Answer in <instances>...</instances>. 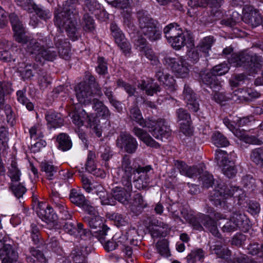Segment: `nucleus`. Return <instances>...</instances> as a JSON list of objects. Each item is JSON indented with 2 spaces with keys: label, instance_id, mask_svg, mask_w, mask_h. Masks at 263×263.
<instances>
[{
  "label": "nucleus",
  "instance_id": "1",
  "mask_svg": "<svg viewBox=\"0 0 263 263\" xmlns=\"http://www.w3.org/2000/svg\"><path fill=\"white\" fill-rule=\"evenodd\" d=\"M119 171L122 172L121 182L123 187L113 188L111 194L114 200L126 204L131 197L132 177L135 187L138 190L144 189L150 182V172L152 167L149 165L143 166L132 163L129 156L125 155L122 158Z\"/></svg>",
  "mask_w": 263,
  "mask_h": 263
},
{
  "label": "nucleus",
  "instance_id": "2",
  "mask_svg": "<svg viewBox=\"0 0 263 263\" xmlns=\"http://www.w3.org/2000/svg\"><path fill=\"white\" fill-rule=\"evenodd\" d=\"M63 6V7L58 6L55 8L53 18L54 24L60 29L65 28L72 40H77L80 34L77 27L78 12L76 7L68 2H66Z\"/></svg>",
  "mask_w": 263,
  "mask_h": 263
},
{
  "label": "nucleus",
  "instance_id": "3",
  "mask_svg": "<svg viewBox=\"0 0 263 263\" xmlns=\"http://www.w3.org/2000/svg\"><path fill=\"white\" fill-rule=\"evenodd\" d=\"M23 46L30 54L34 55V60L41 64L45 61H53L57 57V51L52 47L49 36L42 37L38 40L32 37L28 39Z\"/></svg>",
  "mask_w": 263,
  "mask_h": 263
},
{
  "label": "nucleus",
  "instance_id": "4",
  "mask_svg": "<svg viewBox=\"0 0 263 263\" xmlns=\"http://www.w3.org/2000/svg\"><path fill=\"white\" fill-rule=\"evenodd\" d=\"M139 27L141 33L150 41H156L161 37V30L158 23L146 11H139L137 13Z\"/></svg>",
  "mask_w": 263,
  "mask_h": 263
},
{
  "label": "nucleus",
  "instance_id": "5",
  "mask_svg": "<svg viewBox=\"0 0 263 263\" xmlns=\"http://www.w3.org/2000/svg\"><path fill=\"white\" fill-rule=\"evenodd\" d=\"M233 196L239 201L245 196L242 190L238 186H228L222 181H218L217 185L210 197V200L216 206H220L224 199Z\"/></svg>",
  "mask_w": 263,
  "mask_h": 263
},
{
  "label": "nucleus",
  "instance_id": "6",
  "mask_svg": "<svg viewBox=\"0 0 263 263\" xmlns=\"http://www.w3.org/2000/svg\"><path fill=\"white\" fill-rule=\"evenodd\" d=\"M229 62L236 67H242L247 70H254L262 66L263 59L261 56L243 51L233 53L229 59Z\"/></svg>",
  "mask_w": 263,
  "mask_h": 263
},
{
  "label": "nucleus",
  "instance_id": "7",
  "mask_svg": "<svg viewBox=\"0 0 263 263\" xmlns=\"http://www.w3.org/2000/svg\"><path fill=\"white\" fill-rule=\"evenodd\" d=\"M75 91L79 102L85 105L92 103L94 100L102 96L100 87L96 84V88L93 89L86 82H82L78 84L75 88Z\"/></svg>",
  "mask_w": 263,
  "mask_h": 263
},
{
  "label": "nucleus",
  "instance_id": "8",
  "mask_svg": "<svg viewBox=\"0 0 263 263\" xmlns=\"http://www.w3.org/2000/svg\"><path fill=\"white\" fill-rule=\"evenodd\" d=\"M140 125L148 128L149 132L154 137L161 141H163V138L167 139L171 134L170 126L167 125L166 121L163 119H159L157 120L151 119H143V121L140 122Z\"/></svg>",
  "mask_w": 263,
  "mask_h": 263
},
{
  "label": "nucleus",
  "instance_id": "9",
  "mask_svg": "<svg viewBox=\"0 0 263 263\" xmlns=\"http://www.w3.org/2000/svg\"><path fill=\"white\" fill-rule=\"evenodd\" d=\"M83 220L87 223L100 242L105 240V236L108 235L110 229L104 224L103 218L99 214L93 216H85Z\"/></svg>",
  "mask_w": 263,
  "mask_h": 263
},
{
  "label": "nucleus",
  "instance_id": "10",
  "mask_svg": "<svg viewBox=\"0 0 263 263\" xmlns=\"http://www.w3.org/2000/svg\"><path fill=\"white\" fill-rule=\"evenodd\" d=\"M164 65L170 67L176 76L185 78L188 76L189 69L188 64L182 58L176 59L170 57H165L163 61Z\"/></svg>",
  "mask_w": 263,
  "mask_h": 263
},
{
  "label": "nucleus",
  "instance_id": "11",
  "mask_svg": "<svg viewBox=\"0 0 263 263\" xmlns=\"http://www.w3.org/2000/svg\"><path fill=\"white\" fill-rule=\"evenodd\" d=\"M117 145L129 154L135 153L138 147L136 139L130 134L122 132L116 140Z\"/></svg>",
  "mask_w": 263,
  "mask_h": 263
},
{
  "label": "nucleus",
  "instance_id": "12",
  "mask_svg": "<svg viewBox=\"0 0 263 263\" xmlns=\"http://www.w3.org/2000/svg\"><path fill=\"white\" fill-rule=\"evenodd\" d=\"M9 18L14 32L15 41L21 43L23 46L31 37L25 34L23 25L20 21L17 15L15 13H11L9 15Z\"/></svg>",
  "mask_w": 263,
  "mask_h": 263
},
{
  "label": "nucleus",
  "instance_id": "13",
  "mask_svg": "<svg viewBox=\"0 0 263 263\" xmlns=\"http://www.w3.org/2000/svg\"><path fill=\"white\" fill-rule=\"evenodd\" d=\"M10 84L0 82V109H4L8 123L12 124L14 120V115L11 107L9 105H5L4 95L10 92Z\"/></svg>",
  "mask_w": 263,
  "mask_h": 263
},
{
  "label": "nucleus",
  "instance_id": "14",
  "mask_svg": "<svg viewBox=\"0 0 263 263\" xmlns=\"http://www.w3.org/2000/svg\"><path fill=\"white\" fill-rule=\"evenodd\" d=\"M110 30L115 42L120 47L125 54H129L131 49L130 45L124 34L115 23L110 25Z\"/></svg>",
  "mask_w": 263,
  "mask_h": 263
},
{
  "label": "nucleus",
  "instance_id": "15",
  "mask_svg": "<svg viewBox=\"0 0 263 263\" xmlns=\"http://www.w3.org/2000/svg\"><path fill=\"white\" fill-rule=\"evenodd\" d=\"M177 121L179 122L180 129L184 135H190L192 132L191 127V119L188 111L182 108L177 109L176 111Z\"/></svg>",
  "mask_w": 263,
  "mask_h": 263
},
{
  "label": "nucleus",
  "instance_id": "16",
  "mask_svg": "<svg viewBox=\"0 0 263 263\" xmlns=\"http://www.w3.org/2000/svg\"><path fill=\"white\" fill-rule=\"evenodd\" d=\"M175 165L181 175L190 178L197 176L201 171H203V167H204V165L203 164H199L196 166H189L185 162L179 160L175 161Z\"/></svg>",
  "mask_w": 263,
  "mask_h": 263
},
{
  "label": "nucleus",
  "instance_id": "17",
  "mask_svg": "<svg viewBox=\"0 0 263 263\" xmlns=\"http://www.w3.org/2000/svg\"><path fill=\"white\" fill-rule=\"evenodd\" d=\"M106 1L108 4L111 5L113 7L122 9H127L126 10H123L122 12L123 17V22L124 24L129 28H130L133 26L130 11L128 9L130 4V0Z\"/></svg>",
  "mask_w": 263,
  "mask_h": 263
},
{
  "label": "nucleus",
  "instance_id": "18",
  "mask_svg": "<svg viewBox=\"0 0 263 263\" xmlns=\"http://www.w3.org/2000/svg\"><path fill=\"white\" fill-rule=\"evenodd\" d=\"M69 219H65L68 220L64 223L63 230L65 232L70 235L77 236L79 235L80 237L89 235V230L83 229V224L81 223H76L74 220Z\"/></svg>",
  "mask_w": 263,
  "mask_h": 263
},
{
  "label": "nucleus",
  "instance_id": "19",
  "mask_svg": "<svg viewBox=\"0 0 263 263\" xmlns=\"http://www.w3.org/2000/svg\"><path fill=\"white\" fill-rule=\"evenodd\" d=\"M242 20L252 27L258 26L261 22L262 18L256 10L252 6L246 5L242 9Z\"/></svg>",
  "mask_w": 263,
  "mask_h": 263
},
{
  "label": "nucleus",
  "instance_id": "20",
  "mask_svg": "<svg viewBox=\"0 0 263 263\" xmlns=\"http://www.w3.org/2000/svg\"><path fill=\"white\" fill-rule=\"evenodd\" d=\"M2 263H16L18 254L16 249L9 244H5L0 249Z\"/></svg>",
  "mask_w": 263,
  "mask_h": 263
},
{
  "label": "nucleus",
  "instance_id": "21",
  "mask_svg": "<svg viewBox=\"0 0 263 263\" xmlns=\"http://www.w3.org/2000/svg\"><path fill=\"white\" fill-rule=\"evenodd\" d=\"M182 96L189 109L193 112H197L199 109V104L196 93L187 85L185 84Z\"/></svg>",
  "mask_w": 263,
  "mask_h": 263
},
{
  "label": "nucleus",
  "instance_id": "22",
  "mask_svg": "<svg viewBox=\"0 0 263 263\" xmlns=\"http://www.w3.org/2000/svg\"><path fill=\"white\" fill-rule=\"evenodd\" d=\"M70 116L72 119L73 124L78 127L83 126L85 123H87V126L96 127L94 121H92L93 117L89 116L84 110L80 111H76L71 112Z\"/></svg>",
  "mask_w": 263,
  "mask_h": 263
},
{
  "label": "nucleus",
  "instance_id": "23",
  "mask_svg": "<svg viewBox=\"0 0 263 263\" xmlns=\"http://www.w3.org/2000/svg\"><path fill=\"white\" fill-rule=\"evenodd\" d=\"M194 40L191 34L188 32H181L180 34L175 37L168 42L176 50H179L185 45L189 47L194 46Z\"/></svg>",
  "mask_w": 263,
  "mask_h": 263
},
{
  "label": "nucleus",
  "instance_id": "24",
  "mask_svg": "<svg viewBox=\"0 0 263 263\" xmlns=\"http://www.w3.org/2000/svg\"><path fill=\"white\" fill-rule=\"evenodd\" d=\"M54 43L58 49L60 57L65 60H68L70 57L69 43L62 35L56 36L54 37Z\"/></svg>",
  "mask_w": 263,
  "mask_h": 263
},
{
  "label": "nucleus",
  "instance_id": "25",
  "mask_svg": "<svg viewBox=\"0 0 263 263\" xmlns=\"http://www.w3.org/2000/svg\"><path fill=\"white\" fill-rule=\"evenodd\" d=\"M214 218L217 221L220 220L218 223L223 232L230 233L237 231L236 225L232 219L226 218V216L219 212H215L214 215Z\"/></svg>",
  "mask_w": 263,
  "mask_h": 263
},
{
  "label": "nucleus",
  "instance_id": "26",
  "mask_svg": "<svg viewBox=\"0 0 263 263\" xmlns=\"http://www.w3.org/2000/svg\"><path fill=\"white\" fill-rule=\"evenodd\" d=\"M37 214L42 220L47 222L54 221L57 218L52 208L43 202L39 203Z\"/></svg>",
  "mask_w": 263,
  "mask_h": 263
},
{
  "label": "nucleus",
  "instance_id": "27",
  "mask_svg": "<svg viewBox=\"0 0 263 263\" xmlns=\"http://www.w3.org/2000/svg\"><path fill=\"white\" fill-rule=\"evenodd\" d=\"M50 200L54 208L59 210L61 214L62 218L69 219L71 217V215L67 210L65 203L61 200L57 192L52 191L50 195Z\"/></svg>",
  "mask_w": 263,
  "mask_h": 263
},
{
  "label": "nucleus",
  "instance_id": "28",
  "mask_svg": "<svg viewBox=\"0 0 263 263\" xmlns=\"http://www.w3.org/2000/svg\"><path fill=\"white\" fill-rule=\"evenodd\" d=\"M134 134L147 146L153 148H159L160 144L156 142L145 130L135 126L133 129Z\"/></svg>",
  "mask_w": 263,
  "mask_h": 263
},
{
  "label": "nucleus",
  "instance_id": "29",
  "mask_svg": "<svg viewBox=\"0 0 263 263\" xmlns=\"http://www.w3.org/2000/svg\"><path fill=\"white\" fill-rule=\"evenodd\" d=\"M89 250V248L86 247H75L70 254L73 263H87L86 256L88 254Z\"/></svg>",
  "mask_w": 263,
  "mask_h": 263
},
{
  "label": "nucleus",
  "instance_id": "30",
  "mask_svg": "<svg viewBox=\"0 0 263 263\" xmlns=\"http://www.w3.org/2000/svg\"><path fill=\"white\" fill-rule=\"evenodd\" d=\"M147 206V202L143 199L140 193H136L133 196V201L130 205V211L136 215H139L143 210Z\"/></svg>",
  "mask_w": 263,
  "mask_h": 263
},
{
  "label": "nucleus",
  "instance_id": "31",
  "mask_svg": "<svg viewBox=\"0 0 263 263\" xmlns=\"http://www.w3.org/2000/svg\"><path fill=\"white\" fill-rule=\"evenodd\" d=\"M232 220L236 225V228L246 232L250 228L249 220L243 214L235 213L231 217Z\"/></svg>",
  "mask_w": 263,
  "mask_h": 263
},
{
  "label": "nucleus",
  "instance_id": "32",
  "mask_svg": "<svg viewBox=\"0 0 263 263\" xmlns=\"http://www.w3.org/2000/svg\"><path fill=\"white\" fill-rule=\"evenodd\" d=\"M216 76L210 71L204 74L201 78L203 83L210 87L214 91L220 90L221 88V83Z\"/></svg>",
  "mask_w": 263,
  "mask_h": 263
},
{
  "label": "nucleus",
  "instance_id": "33",
  "mask_svg": "<svg viewBox=\"0 0 263 263\" xmlns=\"http://www.w3.org/2000/svg\"><path fill=\"white\" fill-rule=\"evenodd\" d=\"M18 69L22 78L26 80L30 79L34 76L35 72L37 73L40 68L34 63L26 64L23 62L22 66H20Z\"/></svg>",
  "mask_w": 263,
  "mask_h": 263
},
{
  "label": "nucleus",
  "instance_id": "34",
  "mask_svg": "<svg viewBox=\"0 0 263 263\" xmlns=\"http://www.w3.org/2000/svg\"><path fill=\"white\" fill-rule=\"evenodd\" d=\"M219 90L214 91L215 93L213 95L212 99L218 103H220L223 102L227 101L228 100H232L234 101H237L240 99V96H239L240 91L236 90L233 92L231 95L225 94L224 92H220Z\"/></svg>",
  "mask_w": 263,
  "mask_h": 263
},
{
  "label": "nucleus",
  "instance_id": "35",
  "mask_svg": "<svg viewBox=\"0 0 263 263\" xmlns=\"http://www.w3.org/2000/svg\"><path fill=\"white\" fill-rule=\"evenodd\" d=\"M138 86L141 90L145 91L146 94L148 96H153L157 92L160 91V86L155 83L153 80H143Z\"/></svg>",
  "mask_w": 263,
  "mask_h": 263
},
{
  "label": "nucleus",
  "instance_id": "36",
  "mask_svg": "<svg viewBox=\"0 0 263 263\" xmlns=\"http://www.w3.org/2000/svg\"><path fill=\"white\" fill-rule=\"evenodd\" d=\"M46 120L48 124L53 128L61 127L63 125L64 122L61 114L52 110L47 112Z\"/></svg>",
  "mask_w": 263,
  "mask_h": 263
},
{
  "label": "nucleus",
  "instance_id": "37",
  "mask_svg": "<svg viewBox=\"0 0 263 263\" xmlns=\"http://www.w3.org/2000/svg\"><path fill=\"white\" fill-rule=\"evenodd\" d=\"M92 104H93L92 107L96 111L97 116L101 117L103 119L109 118L111 113L108 108L103 102L100 101L98 98L96 100H94V102Z\"/></svg>",
  "mask_w": 263,
  "mask_h": 263
},
{
  "label": "nucleus",
  "instance_id": "38",
  "mask_svg": "<svg viewBox=\"0 0 263 263\" xmlns=\"http://www.w3.org/2000/svg\"><path fill=\"white\" fill-rule=\"evenodd\" d=\"M182 30L177 23H171L163 29V33L168 42L181 33Z\"/></svg>",
  "mask_w": 263,
  "mask_h": 263
},
{
  "label": "nucleus",
  "instance_id": "39",
  "mask_svg": "<svg viewBox=\"0 0 263 263\" xmlns=\"http://www.w3.org/2000/svg\"><path fill=\"white\" fill-rule=\"evenodd\" d=\"M103 91L110 104L118 112H121L123 110L122 103L117 99L111 90V87L104 86L103 87Z\"/></svg>",
  "mask_w": 263,
  "mask_h": 263
},
{
  "label": "nucleus",
  "instance_id": "40",
  "mask_svg": "<svg viewBox=\"0 0 263 263\" xmlns=\"http://www.w3.org/2000/svg\"><path fill=\"white\" fill-rule=\"evenodd\" d=\"M206 217H209V216L199 213L195 217L193 216L188 222L192 224L194 229L201 231L203 230L202 224L205 226L207 222L205 220Z\"/></svg>",
  "mask_w": 263,
  "mask_h": 263
},
{
  "label": "nucleus",
  "instance_id": "41",
  "mask_svg": "<svg viewBox=\"0 0 263 263\" xmlns=\"http://www.w3.org/2000/svg\"><path fill=\"white\" fill-rule=\"evenodd\" d=\"M215 42L214 37L208 36L204 37L197 46L204 57L209 55V52L211 50V47Z\"/></svg>",
  "mask_w": 263,
  "mask_h": 263
},
{
  "label": "nucleus",
  "instance_id": "42",
  "mask_svg": "<svg viewBox=\"0 0 263 263\" xmlns=\"http://www.w3.org/2000/svg\"><path fill=\"white\" fill-rule=\"evenodd\" d=\"M9 141V133L7 127L2 126L0 127V151L3 155L7 154L8 149V142Z\"/></svg>",
  "mask_w": 263,
  "mask_h": 263
},
{
  "label": "nucleus",
  "instance_id": "43",
  "mask_svg": "<svg viewBox=\"0 0 263 263\" xmlns=\"http://www.w3.org/2000/svg\"><path fill=\"white\" fill-rule=\"evenodd\" d=\"M41 170L45 172L46 178L49 180H53L54 175L58 171V167L47 161L42 162L41 164Z\"/></svg>",
  "mask_w": 263,
  "mask_h": 263
},
{
  "label": "nucleus",
  "instance_id": "44",
  "mask_svg": "<svg viewBox=\"0 0 263 263\" xmlns=\"http://www.w3.org/2000/svg\"><path fill=\"white\" fill-rule=\"evenodd\" d=\"M250 157L255 164L263 167V146L252 149Z\"/></svg>",
  "mask_w": 263,
  "mask_h": 263
},
{
  "label": "nucleus",
  "instance_id": "45",
  "mask_svg": "<svg viewBox=\"0 0 263 263\" xmlns=\"http://www.w3.org/2000/svg\"><path fill=\"white\" fill-rule=\"evenodd\" d=\"M57 141L59 148L63 151H68L72 147V142L65 134H60L57 137Z\"/></svg>",
  "mask_w": 263,
  "mask_h": 263
},
{
  "label": "nucleus",
  "instance_id": "46",
  "mask_svg": "<svg viewBox=\"0 0 263 263\" xmlns=\"http://www.w3.org/2000/svg\"><path fill=\"white\" fill-rule=\"evenodd\" d=\"M155 77L157 79L166 85H173L174 80L173 77L168 73H164L163 69L159 67L156 71Z\"/></svg>",
  "mask_w": 263,
  "mask_h": 263
},
{
  "label": "nucleus",
  "instance_id": "47",
  "mask_svg": "<svg viewBox=\"0 0 263 263\" xmlns=\"http://www.w3.org/2000/svg\"><path fill=\"white\" fill-rule=\"evenodd\" d=\"M205 167H203V171H201V173H199L200 175L199 177V181L201 182V184L202 186L205 188H209L213 185L214 179L212 174H210L206 171H204Z\"/></svg>",
  "mask_w": 263,
  "mask_h": 263
},
{
  "label": "nucleus",
  "instance_id": "48",
  "mask_svg": "<svg viewBox=\"0 0 263 263\" xmlns=\"http://www.w3.org/2000/svg\"><path fill=\"white\" fill-rule=\"evenodd\" d=\"M69 199L72 203L80 207L87 201L82 194L74 189L70 190Z\"/></svg>",
  "mask_w": 263,
  "mask_h": 263
},
{
  "label": "nucleus",
  "instance_id": "49",
  "mask_svg": "<svg viewBox=\"0 0 263 263\" xmlns=\"http://www.w3.org/2000/svg\"><path fill=\"white\" fill-rule=\"evenodd\" d=\"M213 143L217 147H225L229 145L227 137L218 131L215 132L212 136Z\"/></svg>",
  "mask_w": 263,
  "mask_h": 263
},
{
  "label": "nucleus",
  "instance_id": "50",
  "mask_svg": "<svg viewBox=\"0 0 263 263\" xmlns=\"http://www.w3.org/2000/svg\"><path fill=\"white\" fill-rule=\"evenodd\" d=\"M215 159L217 164L223 167L225 165L233 164V163L229 160L228 154L226 152L221 149H217L215 153Z\"/></svg>",
  "mask_w": 263,
  "mask_h": 263
},
{
  "label": "nucleus",
  "instance_id": "51",
  "mask_svg": "<svg viewBox=\"0 0 263 263\" xmlns=\"http://www.w3.org/2000/svg\"><path fill=\"white\" fill-rule=\"evenodd\" d=\"M82 25L83 30L86 32L93 33L95 31V21L88 14L84 15Z\"/></svg>",
  "mask_w": 263,
  "mask_h": 263
},
{
  "label": "nucleus",
  "instance_id": "52",
  "mask_svg": "<svg viewBox=\"0 0 263 263\" xmlns=\"http://www.w3.org/2000/svg\"><path fill=\"white\" fill-rule=\"evenodd\" d=\"M10 188L14 195L17 198L22 197L27 191L25 186L18 182H11Z\"/></svg>",
  "mask_w": 263,
  "mask_h": 263
},
{
  "label": "nucleus",
  "instance_id": "53",
  "mask_svg": "<svg viewBox=\"0 0 263 263\" xmlns=\"http://www.w3.org/2000/svg\"><path fill=\"white\" fill-rule=\"evenodd\" d=\"M9 176L11 178V182H18L20 180L21 173L18 168L16 162L12 161L8 171Z\"/></svg>",
  "mask_w": 263,
  "mask_h": 263
},
{
  "label": "nucleus",
  "instance_id": "54",
  "mask_svg": "<svg viewBox=\"0 0 263 263\" xmlns=\"http://www.w3.org/2000/svg\"><path fill=\"white\" fill-rule=\"evenodd\" d=\"M213 251L216 254L218 258L224 259L228 260L231 256L230 250L221 245H214L213 247Z\"/></svg>",
  "mask_w": 263,
  "mask_h": 263
},
{
  "label": "nucleus",
  "instance_id": "55",
  "mask_svg": "<svg viewBox=\"0 0 263 263\" xmlns=\"http://www.w3.org/2000/svg\"><path fill=\"white\" fill-rule=\"evenodd\" d=\"M30 235V237L33 243L37 245L41 242L42 239L40 232L36 224L32 223L29 230L27 231Z\"/></svg>",
  "mask_w": 263,
  "mask_h": 263
},
{
  "label": "nucleus",
  "instance_id": "56",
  "mask_svg": "<svg viewBox=\"0 0 263 263\" xmlns=\"http://www.w3.org/2000/svg\"><path fill=\"white\" fill-rule=\"evenodd\" d=\"M206 223L205 225V227L214 236L219 238L221 236L220 232H219L217 227L216 222L212 219L210 216L206 217Z\"/></svg>",
  "mask_w": 263,
  "mask_h": 263
},
{
  "label": "nucleus",
  "instance_id": "57",
  "mask_svg": "<svg viewBox=\"0 0 263 263\" xmlns=\"http://www.w3.org/2000/svg\"><path fill=\"white\" fill-rule=\"evenodd\" d=\"M30 137L31 141H36L43 137V132L42 126L39 125H35L29 129Z\"/></svg>",
  "mask_w": 263,
  "mask_h": 263
},
{
  "label": "nucleus",
  "instance_id": "58",
  "mask_svg": "<svg viewBox=\"0 0 263 263\" xmlns=\"http://www.w3.org/2000/svg\"><path fill=\"white\" fill-rule=\"evenodd\" d=\"M108 217L110 220L114 221L115 224L118 227L124 226L127 224V220L121 214L115 213L108 214Z\"/></svg>",
  "mask_w": 263,
  "mask_h": 263
},
{
  "label": "nucleus",
  "instance_id": "59",
  "mask_svg": "<svg viewBox=\"0 0 263 263\" xmlns=\"http://www.w3.org/2000/svg\"><path fill=\"white\" fill-rule=\"evenodd\" d=\"M241 183L244 187L250 191L254 190L256 187L255 179L250 175L243 176L242 178Z\"/></svg>",
  "mask_w": 263,
  "mask_h": 263
},
{
  "label": "nucleus",
  "instance_id": "60",
  "mask_svg": "<svg viewBox=\"0 0 263 263\" xmlns=\"http://www.w3.org/2000/svg\"><path fill=\"white\" fill-rule=\"evenodd\" d=\"M16 95L18 102L25 105L28 110L31 111L33 110L34 104L25 97L24 91L18 90L17 91Z\"/></svg>",
  "mask_w": 263,
  "mask_h": 263
},
{
  "label": "nucleus",
  "instance_id": "61",
  "mask_svg": "<svg viewBox=\"0 0 263 263\" xmlns=\"http://www.w3.org/2000/svg\"><path fill=\"white\" fill-rule=\"evenodd\" d=\"M156 247L158 252L161 255L167 257L170 255L168 241L163 239L158 241L156 243Z\"/></svg>",
  "mask_w": 263,
  "mask_h": 263
},
{
  "label": "nucleus",
  "instance_id": "62",
  "mask_svg": "<svg viewBox=\"0 0 263 263\" xmlns=\"http://www.w3.org/2000/svg\"><path fill=\"white\" fill-rule=\"evenodd\" d=\"M230 69L229 64L223 62L214 66L211 70V72L216 76H222L227 73Z\"/></svg>",
  "mask_w": 263,
  "mask_h": 263
},
{
  "label": "nucleus",
  "instance_id": "63",
  "mask_svg": "<svg viewBox=\"0 0 263 263\" xmlns=\"http://www.w3.org/2000/svg\"><path fill=\"white\" fill-rule=\"evenodd\" d=\"M46 247L47 249L51 250L58 254L62 255V249L56 238H51L49 241L46 244Z\"/></svg>",
  "mask_w": 263,
  "mask_h": 263
},
{
  "label": "nucleus",
  "instance_id": "64",
  "mask_svg": "<svg viewBox=\"0 0 263 263\" xmlns=\"http://www.w3.org/2000/svg\"><path fill=\"white\" fill-rule=\"evenodd\" d=\"M116 240V235L114 236L111 239H107L106 236H105V240L101 243L103 245L104 249L106 251L109 252L115 250L118 247Z\"/></svg>",
  "mask_w": 263,
  "mask_h": 263
}]
</instances>
